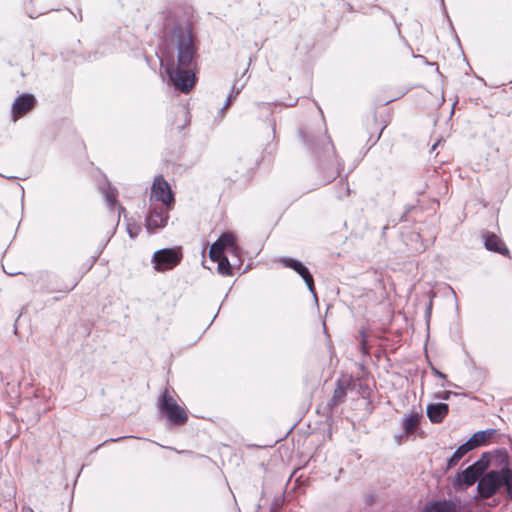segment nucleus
Segmentation results:
<instances>
[{
  "label": "nucleus",
  "instance_id": "f257e3e1",
  "mask_svg": "<svg viewBox=\"0 0 512 512\" xmlns=\"http://www.w3.org/2000/svg\"><path fill=\"white\" fill-rule=\"evenodd\" d=\"M168 47L176 51V63L165 66L169 83L181 93H189L195 85L194 68L198 58L196 38L189 27L174 25L167 39Z\"/></svg>",
  "mask_w": 512,
  "mask_h": 512
},
{
  "label": "nucleus",
  "instance_id": "f03ea898",
  "mask_svg": "<svg viewBox=\"0 0 512 512\" xmlns=\"http://www.w3.org/2000/svg\"><path fill=\"white\" fill-rule=\"evenodd\" d=\"M476 490L481 500L503 494L507 500L512 501V468L509 463L506 462L501 468L492 469L483 474Z\"/></svg>",
  "mask_w": 512,
  "mask_h": 512
},
{
  "label": "nucleus",
  "instance_id": "7ed1b4c3",
  "mask_svg": "<svg viewBox=\"0 0 512 512\" xmlns=\"http://www.w3.org/2000/svg\"><path fill=\"white\" fill-rule=\"evenodd\" d=\"M159 412L173 425H184L188 420L186 410L170 395L167 388L160 394L157 402Z\"/></svg>",
  "mask_w": 512,
  "mask_h": 512
},
{
  "label": "nucleus",
  "instance_id": "20e7f679",
  "mask_svg": "<svg viewBox=\"0 0 512 512\" xmlns=\"http://www.w3.org/2000/svg\"><path fill=\"white\" fill-rule=\"evenodd\" d=\"M182 260V253L179 248H162L153 253V267L158 272L173 269Z\"/></svg>",
  "mask_w": 512,
  "mask_h": 512
},
{
  "label": "nucleus",
  "instance_id": "39448f33",
  "mask_svg": "<svg viewBox=\"0 0 512 512\" xmlns=\"http://www.w3.org/2000/svg\"><path fill=\"white\" fill-rule=\"evenodd\" d=\"M151 198L162 202L167 209H172L175 203L174 194L162 175L154 178L151 186Z\"/></svg>",
  "mask_w": 512,
  "mask_h": 512
},
{
  "label": "nucleus",
  "instance_id": "423d86ee",
  "mask_svg": "<svg viewBox=\"0 0 512 512\" xmlns=\"http://www.w3.org/2000/svg\"><path fill=\"white\" fill-rule=\"evenodd\" d=\"M300 137L305 146L312 152L319 153L329 146H332L330 138L322 132L302 131L300 130Z\"/></svg>",
  "mask_w": 512,
  "mask_h": 512
},
{
  "label": "nucleus",
  "instance_id": "0eeeda50",
  "mask_svg": "<svg viewBox=\"0 0 512 512\" xmlns=\"http://www.w3.org/2000/svg\"><path fill=\"white\" fill-rule=\"evenodd\" d=\"M169 210L166 207L160 206L150 208L145 219L147 231L151 233L158 228L165 227L169 218Z\"/></svg>",
  "mask_w": 512,
  "mask_h": 512
},
{
  "label": "nucleus",
  "instance_id": "6e6552de",
  "mask_svg": "<svg viewBox=\"0 0 512 512\" xmlns=\"http://www.w3.org/2000/svg\"><path fill=\"white\" fill-rule=\"evenodd\" d=\"M460 503L459 498L431 500L424 505L421 512H460Z\"/></svg>",
  "mask_w": 512,
  "mask_h": 512
},
{
  "label": "nucleus",
  "instance_id": "1a4fd4ad",
  "mask_svg": "<svg viewBox=\"0 0 512 512\" xmlns=\"http://www.w3.org/2000/svg\"><path fill=\"white\" fill-rule=\"evenodd\" d=\"M480 478L481 477L468 466L455 474L452 485L456 491H461L471 487L475 482L478 483Z\"/></svg>",
  "mask_w": 512,
  "mask_h": 512
},
{
  "label": "nucleus",
  "instance_id": "9d476101",
  "mask_svg": "<svg viewBox=\"0 0 512 512\" xmlns=\"http://www.w3.org/2000/svg\"><path fill=\"white\" fill-rule=\"evenodd\" d=\"M35 102V96L31 93H24L17 97L11 109L14 120L29 112L34 107Z\"/></svg>",
  "mask_w": 512,
  "mask_h": 512
},
{
  "label": "nucleus",
  "instance_id": "9b49d317",
  "mask_svg": "<svg viewBox=\"0 0 512 512\" xmlns=\"http://www.w3.org/2000/svg\"><path fill=\"white\" fill-rule=\"evenodd\" d=\"M218 246L223 250H228L233 256L238 257L239 248L235 241V236L231 232L222 233L218 239L212 244V250L214 251Z\"/></svg>",
  "mask_w": 512,
  "mask_h": 512
},
{
  "label": "nucleus",
  "instance_id": "f8f14e48",
  "mask_svg": "<svg viewBox=\"0 0 512 512\" xmlns=\"http://www.w3.org/2000/svg\"><path fill=\"white\" fill-rule=\"evenodd\" d=\"M449 412V406L446 403H429L426 407V415L432 423H441Z\"/></svg>",
  "mask_w": 512,
  "mask_h": 512
},
{
  "label": "nucleus",
  "instance_id": "ddd939ff",
  "mask_svg": "<svg viewBox=\"0 0 512 512\" xmlns=\"http://www.w3.org/2000/svg\"><path fill=\"white\" fill-rule=\"evenodd\" d=\"M484 246L487 250L492 252L502 255L509 254V250L504 242L494 233H487L484 235Z\"/></svg>",
  "mask_w": 512,
  "mask_h": 512
},
{
  "label": "nucleus",
  "instance_id": "4468645a",
  "mask_svg": "<svg viewBox=\"0 0 512 512\" xmlns=\"http://www.w3.org/2000/svg\"><path fill=\"white\" fill-rule=\"evenodd\" d=\"M350 387V383L346 380H337L336 388L333 392V395L328 402V406L331 408L337 407L342 404L347 395V389Z\"/></svg>",
  "mask_w": 512,
  "mask_h": 512
},
{
  "label": "nucleus",
  "instance_id": "2eb2a0df",
  "mask_svg": "<svg viewBox=\"0 0 512 512\" xmlns=\"http://www.w3.org/2000/svg\"><path fill=\"white\" fill-rule=\"evenodd\" d=\"M474 450L473 445H471L468 441L464 442L454 451L452 456L447 461L446 469L449 470L452 467L456 466L458 462L470 451Z\"/></svg>",
  "mask_w": 512,
  "mask_h": 512
},
{
  "label": "nucleus",
  "instance_id": "dca6fc26",
  "mask_svg": "<svg viewBox=\"0 0 512 512\" xmlns=\"http://www.w3.org/2000/svg\"><path fill=\"white\" fill-rule=\"evenodd\" d=\"M495 433L494 429H486L475 432L467 441L476 449Z\"/></svg>",
  "mask_w": 512,
  "mask_h": 512
},
{
  "label": "nucleus",
  "instance_id": "f3484780",
  "mask_svg": "<svg viewBox=\"0 0 512 512\" xmlns=\"http://www.w3.org/2000/svg\"><path fill=\"white\" fill-rule=\"evenodd\" d=\"M490 465V454L488 452H484L481 457L475 461L471 467V469L476 472V474L481 477L483 474H485Z\"/></svg>",
  "mask_w": 512,
  "mask_h": 512
},
{
  "label": "nucleus",
  "instance_id": "a211bd4d",
  "mask_svg": "<svg viewBox=\"0 0 512 512\" xmlns=\"http://www.w3.org/2000/svg\"><path fill=\"white\" fill-rule=\"evenodd\" d=\"M295 272L303 279L309 291L314 295V297H316L313 276L308 267L302 263L301 267L297 268Z\"/></svg>",
  "mask_w": 512,
  "mask_h": 512
},
{
  "label": "nucleus",
  "instance_id": "6ab92c4d",
  "mask_svg": "<svg viewBox=\"0 0 512 512\" xmlns=\"http://www.w3.org/2000/svg\"><path fill=\"white\" fill-rule=\"evenodd\" d=\"M420 415L418 413H410L403 420V430L406 434L414 432L418 426Z\"/></svg>",
  "mask_w": 512,
  "mask_h": 512
},
{
  "label": "nucleus",
  "instance_id": "aec40b11",
  "mask_svg": "<svg viewBox=\"0 0 512 512\" xmlns=\"http://www.w3.org/2000/svg\"><path fill=\"white\" fill-rule=\"evenodd\" d=\"M218 262V272L224 276H231L233 275V269H232V265L229 261V259L226 257V258H221L219 259Z\"/></svg>",
  "mask_w": 512,
  "mask_h": 512
},
{
  "label": "nucleus",
  "instance_id": "412c9836",
  "mask_svg": "<svg viewBox=\"0 0 512 512\" xmlns=\"http://www.w3.org/2000/svg\"><path fill=\"white\" fill-rule=\"evenodd\" d=\"M242 89H243V85H241L240 87H236V85H233L232 90H231L230 94L228 95V97L225 101V104L220 109V111L227 109L233 103V101L236 99L237 95L241 92Z\"/></svg>",
  "mask_w": 512,
  "mask_h": 512
},
{
  "label": "nucleus",
  "instance_id": "4be33fe9",
  "mask_svg": "<svg viewBox=\"0 0 512 512\" xmlns=\"http://www.w3.org/2000/svg\"><path fill=\"white\" fill-rule=\"evenodd\" d=\"M280 262L287 268L292 269L295 271L297 268L301 267L302 262L298 259L291 258V257H282L280 259Z\"/></svg>",
  "mask_w": 512,
  "mask_h": 512
},
{
  "label": "nucleus",
  "instance_id": "5701e85b",
  "mask_svg": "<svg viewBox=\"0 0 512 512\" xmlns=\"http://www.w3.org/2000/svg\"><path fill=\"white\" fill-rule=\"evenodd\" d=\"M280 262L287 268L292 269L295 271L297 268L301 267L302 262L298 259L291 258V257H282L280 259Z\"/></svg>",
  "mask_w": 512,
  "mask_h": 512
},
{
  "label": "nucleus",
  "instance_id": "b1692460",
  "mask_svg": "<svg viewBox=\"0 0 512 512\" xmlns=\"http://www.w3.org/2000/svg\"><path fill=\"white\" fill-rule=\"evenodd\" d=\"M105 199L110 208H113L115 204L117 203L116 199V191L115 189L109 188L108 191L105 193Z\"/></svg>",
  "mask_w": 512,
  "mask_h": 512
},
{
  "label": "nucleus",
  "instance_id": "393cba45",
  "mask_svg": "<svg viewBox=\"0 0 512 512\" xmlns=\"http://www.w3.org/2000/svg\"><path fill=\"white\" fill-rule=\"evenodd\" d=\"M209 256L212 261H219V259L227 257L224 255V251L219 246L218 249L216 248L214 251L212 250L211 246L209 250Z\"/></svg>",
  "mask_w": 512,
  "mask_h": 512
},
{
  "label": "nucleus",
  "instance_id": "a878e982",
  "mask_svg": "<svg viewBox=\"0 0 512 512\" xmlns=\"http://www.w3.org/2000/svg\"><path fill=\"white\" fill-rule=\"evenodd\" d=\"M428 295H429V302H428V304L426 306V310H425V318H426L427 322H429L430 317H431L432 306H433V297L435 296V294L433 292H429Z\"/></svg>",
  "mask_w": 512,
  "mask_h": 512
},
{
  "label": "nucleus",
  "instance_id": "bb28decb",
  "mask_svg": "<svg viewBox=\"0 0 512 512\" xmlns=\"http://www.w3.org/2000/svg\"><path fill=\"white\" fill-rule=\"evenodd\" d=\"M428 295H429V302H428V304L426 306V310H425V318H426L427 322H429L430 317H431L432 306H433V297L435 296V294L433 292H429Z\"/></svg>",
  "mask_w": 512,
  "mask_h": 512
},
{
  "label": "nucleus",
  "instance_id": "cd10ccee",
  "mask_svg": "<svg viewBox=\"0 0 512 512\" xmlns=\"http://www.w3.org/2000/svg\"><path fill=\"white\" fill-rule=\"evenodd\" d=\"M452 395H455V393H454V392H452V391H442V392H438V393L436 394V398H439V399H442V400L447 401V400H449V399H450V397H451Z\"/></svg>",
  "mask_w": 512,
  "mask_h": 512
},
{
  "label": "nucleus",
  "instance_id": "c85d7f7f",
  "mask_svg": "<svg viewBox=\"0 0 512 512\" xmlns=\"http://www.w3.org/2000/svg\"><path fill=\"white\" fill-rule=\"evenodd\" d=\"M383 130H384V127H382V129L379 131V133H378L377 137L375 138V140L368 147V150L377 143V141L380 139V137L382 135Z\"/></svg>",
  "mask_w": 512,
  "mask_h": 512
},
{
  "label": "nucleus",
  "instance_id": "c756f323",
  "mask_svg": "<svg viewBox=\"0 0 512 512\" xmlns=\"http://www.w3.org/2000/svg\"><path fill=\"white\" fill-rule=\"evenodd\" d=\"M433 371H434L435 375H437L438 377L446 379V375L444 373H442L441 371H439L437 369H433Z\"/></svg>",
  "mask_w": 512,
  "mask_h": 512
},
{
  "label": "nucleus",
  "instance_id": "7c9ffc66",
  "mask_svg": "<svg viewBox=\"0 0 512 512\" xmlns=\"http://www.w3.org/2000/svg\"><path fill=\"white\" fill-rule=\"evenodd\" d=\"M125 438H127V437L125 436ZM122 439H124V437L111 438L109 440H106L104 443L109 442V441H111V442H118V441H120Z\"/></svg>",
  "mask_w": 512,
  "mask_h": 512
},
{
  "label": "nucleus",
  "instance_id": "2f4dec72",
  "mask_svg": "<svg viewBox=\"0 0 512 512\" xmlns=\"http://www.w3.org/2000/svg\"><path fill=\"white\" fill-rule=\"evenodd\" d=\"M128 234L131 238H135L137 236V233H135L131 228H128Z\"/></svg>",
  "mask_w": 512,
  "mask_h": 512
},
{
  "label": "nucleus",
  "instance_id": "473e14b6",
  "mask_svg": "<svg viewBox=\"0 0 512 512\" xmlns=\"http://www.w3.org/2000/svg\"><path fill=\"white\" fill-rule=\"evenodd\" d=\"M4 271H5V273H7L8 275H18V274H20V272H16V271H7L5 268H4Z\"/></svg>",
  "mask_w": 512,
  "mask_h": 512
},
{
  "label": "nucleus",
  "instance_id": "72a5a7b5",
  "mask_svg": "<svg viewBox=\"0 0 512 512\" xmlns=\"http://www.w3.org/2000/svg\"><path fill=\"white\" fill-rule=\"evenodd\" d=\"M0 176H1V177H5V178H7V179H14V178H15L14 176H5V175H3V174H1V173H0Z\"/></svg>",
  "mask_w": 512,
  "mask_h": 512
},
{
  "label": "nucleus",
  "instance_id": "f704fd0d",
  "mask_svg": "<svg viewBox=\"0 0 512 512\" xmlns=\"http://www.w3.org/2000/svg\"><path fill=\"white\" fill-rule=\"evenodd\" d=\"M0 176H1V177H5V178H7V179H14V178H15L14 176H5V175H3V174H1V173H0Z\"/></svg>",
  "mask_w": 512,
  "mask_h": 512
},
{
  "label": "nucleus",
  "instance_id": "c9c22d12",
  "mask_svg": "<svg viewBox=\"0 0 512 512\" xmlns=\"http://www.w3.org/2000/svg\"><path fill=\"white\" fill-rule=\"evenodd\" d=\"M362 349L364 350V352H365V353H367V352H368V351H367V349H366V346H365V343H364V342L362 343Z\"/></svg>",
  "mask_w": 512,
  "mask_h": 512
},
{
  "label": "nucleus",
  "instance_id": "e433bc0d",
  "mask_svg": "<svg viewBox=\"0 0 512 512\" xmlns=\"http://www.w3.org/2000/svg\"><path fill=\"white\" fill-rule=\"evenodd\" d=\"M437 145H438V143H435V144L432 146L431 150H435V149H436V147H437Z\"/></svg>",
  "mask_w": 512,
  "mask_h": 512
},
{
  "label": "nucleus",
  "instance_id": "4c0bfd02",
  "mask_svg": "<svg viewBox=\"0 0 512 512\" xmlns=\"http://www.w3.org/2000/svg\"><path fill=\"white\" fill-rule=\"evenodd\" d=\"M405 216H406V214H404V215L401 217L400 221H405V220H406V219H405Z\"/></svg>",
  "mask_w": 512,
  "mask_h": 512
},
{
  "label": "nucleus",
  "instance_id": "58836bf2",
  "mask_svg": "<svg viewBox=\"0 0 512 512\" xmlns=\"http://www.w3.org/2000/svg\"><path fill=\"white\" fill-rule=\"evenodd\" d=\"M75 286H76V283L73 284L69 290H72L73 288H75Z\"/></svg>",
  "mask_w": 512,
  "mask_h": 512
}]
</instances>
